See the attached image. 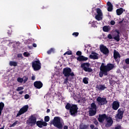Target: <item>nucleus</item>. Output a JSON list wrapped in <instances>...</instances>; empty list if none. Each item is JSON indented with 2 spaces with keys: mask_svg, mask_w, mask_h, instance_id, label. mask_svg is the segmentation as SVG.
Here are the masks:
<instances>
[{
  "mask_svg": "<svg viewBox=\"0 0 129 129\" xmlns=\"http://www.w3.org/2000/svg\"><path fill=\"white\" fill-rule=\"evenodd\" d=\"M5 107V103H4L3 102H1V113H2V111H3V110L4 109V108Z\"/></svg>",
  "mask_w": 129,
  "mask_h": 129,
  "instance_id": "nucleus-31",
  "label": "nucleus"
},
{
  "mask_svg": "<svg viewBox=\"0 0 129 129\" xmlns=\"http://www.w3.org/2000/svg\"><path fill=\"white\" fill-rule=\"evenodd\" d=\"M72 35H73V36H75V37H78V36L79 35V33H78V32H74Z\"/></svg>",
  "mask_w": 129,
  "mask_h": 129,
  "instance_id": "nucleus-42",
  "label": "nucleus"
},
{
  "mask_svg": "<svg viewBox=\"0 0 129 129\" xmlns=\"http://www.w3.org/2000/svg\"><path fill=\"white\" fill-rule=\"evenodd\" d=\"M10 66L17 67L18 66V62L15 61H10L9 62Z\"/></svg>",
  "mask_w": 129,
  "mask_h": 129,
  "instance_id": "nucleus-23",
  "label": "nucleus"
},
{
  "mask_svg": "<svg viewBox=\"0 0 129 129\" xmlns=\"http://www.w3.org/2000/svg\"><path fill=\"white\" fill-rule=\"evenodd\" d=\"M62 73L65 77H70L75 76L74 73L70 68H66L63 69Z\"/></svg>",
  "mask_w": 129,
  "mask_h": 129,
  "instance_id": "nucleus-4",
  "label": "nucleus"
},
{
  "mask_svg": "<svg viewBox=\"0 0 129 129\" xmlns=\"http://www.w3.org/2000/svg\"><path fill=\"white\" fill-rule=\"evenodd\" d=\"M115 117V118H118V119H122V117H123V115H121V114H118L117 113L116 114Z\"/></svg>",
  "mask_w": 129,
  "mask_h": 129,
  "instance_id": "nucleus-26",
  "label": "nucleus"
},
{
  "mask_svg": "<svg viewBox=\"0 0 129 129\" xmlns=\"http://www.w3.org/2000/svg\"><path fill=\"white\" fill-rule=\"evenodd\" d=\"M117 16H120L123 13V8L118 9L116 11Z\"/></svg>",
  "mask_w": 129,
  "mask_h": 129,
  "instance_id": "nucleus-22",
  "label": "nucleus"
},
{
  "mask_svg": "<svg viewBox=\"0 0 129 129\" xmlns=\"http://www.w3.org/2000/svg\"><path fill=\"white\" fill-rule=\"evenodd\" d=\"M115 32L117 33V35H119V30H115Z\"/></svg>",
  "mask_w": 129,
  "mask_h": 129,
  "instance_id": "nucleus-57",
  "label": "nucleus"
},
{
  "mask_svg": "<svg viewBox=\"0 0 129 129\" xmlns=\"http://www.w3.org/2000/svg\"><path fill=\"white\" fill-rule=\"evenodd\" d=\"M82 100L83 102H85V101H86V99L85 97H83L82 98Z\"/></svg>",
  "mask_w": 129,
  "mask_h": 129,
  "instance_id": "nucleus-52",
  "label": "nucleus"
},
{
  "mask_svg": "<svg viewBox=\"0 0 129 129\" xmlns=\"http://www.w3.org/2000/svg\"><path fill=\"white\" fill-rule=\"evenodd\" d=\"M63 129H68V126L67 125H64L63 126Z\"/></svg>",
  "mask_w": 129,
  "mask_h": 129,
  "instance_id": "nucleus-61",
  "label": "nucleus"
},
{
  "mask_svg": "<svg viewBox=\"0 0 129 129\" xmlns=\"http://www.w3.org/2000/svg\"><path fill=\"white\" fill-rule=\"evenodd\" d=\"M90 127L91 128V129H94V124H91L90 125Z\"/></svg>",
  "mask_w": 129,
  "mask_h": 129,
  "instance_id": "nucleus-53",
  "label": "nucleus"
},
{
  "mask_svg": "<svg viewBox=\"0 0 129 129\" xmlns=\"http://www.w3.org/2000/svg\"><path fill=\"white\" fill-rule=\"evenodd\" d=\"M23 55H24V57H30V53L25 52H24Z\"/></svg>",
  "mask_w": 129,
  "mask_h": 129,
  "instance_id": "nucleus-37",
  "label": "nucleus"
},
{
  "mask_svg": "<svg viewBox=\"0 0 129 129\" xmlns=\"http://www.w3.org/2000/svg\"><path fill=\"white\" fill-rule=\"evenodd\" d=\"M16 90L17 91H21V90H24V87H18Z\"/></svg>",
  "mask_w": 129,
  "mask_h": 129,
  "instance_id": "nucleus-39",
  "label": "nucleus"
},
{
  "mask_svg": "<svg viewBox=\"0 0 129 129\" xmlns=\"http://www.w3.org/2000/svg\"><path fill=\"white\" fill-rule=\"evenodd\" d=\"M28 48H29L30 50H31V49H32L33 47L32 46H30L29 45H28Z\"/></svg>",
  "mask_w": 129,
  "mask_h": 129,
  "instance_id": "nucleus-64",
  "label": "nucleus"
},
{
  "mask_svg": "<svg viewBox=\"0 0 129 129\" xmlns=\"http://www.w3.org/2000/svg\"><path fill=\"white\" fill-rule=\"evenodd\" d=\"M22 56H23V55L22 54V53H19L17 55V56L18 58H21V57H22Z\"/></svg>",
  "mask_w": 129,
  "mask_h": 129,
  "instance_id": "nucleus-54",
  "label": "nucleus"
},
{
  "mask_svg": "<svg viewBox=\"0 0 129 129\" xmlns=\"http://www.w3.org/2000/svg\"><path fill=\"white\" fill-rule=\"evenodd\" d=\"M58 95L59 97H60V96H61V95H62V94L61 93L59 92L58 93Z\"/></svg>",
  "mask_w": 129,
  "mask_h": 129,
  "instance_id": "nucleus-63",
  "label": "nucleus"
},
{
  "mask_svg": "<svg viewBox=\"0 0 129 129\" xmlns=\"http://www.w3.org/2000/svg\"><path fill=\"white\" fill-rule=\"evenodd\" d=\"M113 57L114 60L117 62V63H119V60L117 58H120V54L116 50H114L113 51Z\"/></svg>",
  "mask_w": 129,
  "mask_h": 129,
  "instance_id": "nucleus-13",
  "label": "nucleus"
},
{
  "mask_svg": "<svg viewBox=\"0 0 129 129\" xmlns=\"http://www.w3.org/2000/svg\"><path fill=\"white\" fill-rule=\"evenodd\" d=\"M33 85L36 89H41L43 87V83L42 82L38 81H35Z\"/></svg>",
  "mask_w": 129,
  "mask_h": 129,
  "instance_id": "nucleus-16",
  "label": "nucleus"
},
{
  "mask_svg": "<svg viewBox=\"0 0 129 129\" xmlns=\"http://www.w3.org/2000/svg\"><path fill=\"white\" fill-rule=\"evenodd\" d=\"M90 109H93L96 110L97 109V107L96 106V104L95 103H92L91 104V107H90Z\"/></svg>",
  "mask_w": 129,
  "mask_h": 129,
  "instance_id": "nucleus-24",
  "label": "nucleus"
},
{
  "mask_svg": "<svg viewBox=\"0 0 129 129\" xmlns=\"http://www.w3.org/2000/svg\"><path fill=\"white\" fill-rule=\"evenodd\" d=\"M29 124H30L31 126H33V125H35L37 122V117L31 115L30 117L29 118Z\"/></svg>",
  "mask_w": 129,
  "mask_h": 129,
  "instance_id": "nucleus-10",
  "label": "nucleus"
},
{
  "mask_svg": "<svg viewBox=\"0 0 129 129\" xmlns=\"http://www.w3.org/2000/svg\"><path fill=\"white\" fill-rule=\"evenodd\" d=\"M65 108L68 110H70L71 115H75V114H77V112H78V107L76 104H71L69 103H67Z\"/></svg>",
  "mask_w": 129,
  "mask_h": 129,
  "instance_id": "nucleus-2",
  "label": "nucleus"
},
{
  "mask_svg": "<svg viewBox=\"0 0 129 129\" xmlns=\"http://www.w3.org/2000/svg\"><path fill=\"white\" fill-rule=\"evenodd\" d=\"M113 39H114L116 41V42H119V41L120 40V36H119V35L117 34L115 36L113 37Z\"/></svg>",
  "mask_w": 129,
  "mask_h": 129,
  "instance_id": "nucleus-27",
  "label": "nucleus"
},
{
  "mask_svg": "<svg viewBox=\"0 0 129 129\" xmlns=\"http://www.w3.org/2000/svg\"><path fill=\"white\" fill-rule=\"evenodd\" d=\"M96 11H97V15H100L102 16V12H101V10L100 9V8H97Z\"/></svg>",
  "mask_w": 129,
  "mask_h": 129,
  "instance_id": "nucleus-33",
  "label": "nucleus"
},
{
  "mask_svg": "<svg viewBox=\"0 0 129 129\" xmlns=\"http://www.w3.org/2000/svg\"><path fill=\"white\" fill-rule=\"evenodd\" d=\"M68 82V77H67L66 79H64V84H67V83Z\"/></svg>",
  "mask_w": 129,
  "mask_h": 129,
  "instance_id": "nucleus-47",
  "label": "nucleus"
},
{
  "mask_svg": "<svg viewBox=\"0 0 129 129\" xmlns=\"http://www.w3.org/2000/svg\"><path fill=\"white\" fill-rule=\"evenodd\" d=\"M76 55L77 56H79L77 57V60L78 61H79V62H81V61H87V60H88V57H86L83 55H82V52L80 51H78L76 52Z\"/></svg>",
  "mask_w": 129,
  "mask_h": 129,
  "instance_id": "nucleus-7",
  "label": "nucleus"
},
{
  "mask_svg": "<svg viewBox=\"0 0 129 129\" xmlns=\"http://www.w3.org/2000/svg\"><path fill=\"white\" fill-rule=\"evenodd\" d=\"M63 55H72V51H69L65 52Z\"/></svg>",
  "mask_w": 129,
  "mask_h": 129,
  "instance_id": "nucleus-40",
  "label": "nucleus"
},
{
  "mask_svg": "<svg viewBox=\"0 0 129 129\" xmlns=\"http://www.w3.org/2000/svg\"><path fill=\"white\" fill-rule=\"evenodd\" d=\"M36 125L38 126V127H40V128H42L43 126H47L48 125V123L46 122L45 121H42L41 120H38L36 123Z\"/></svg>",
  "mask_w": 129,
  "mask_h": 129,
  "instance_id": "nucleus-15",
  "label": "nucleus"
},
{
  "mask_svg": "<svg viewBox=\"0 0 129 129\" xmlns=\"http://www.w3.org/2000/svg\"><path fill=\"white\" fill-rule=\"evenodd\" d=\"M35 79H36V78H35V76H33L31 77L32 80H35Z\"/></svg>",
  "mask_w": 129,
  "mask_h": 129,
  "instance_id": "nucleus-59",
  "label": "nucleus"
},
{
  "mask_svg": "<svg viewBox=\"0 0 129 129\" xmlns=\"http://www.w3.org/2000/svg\"><path fill=\"white\" fill-rule=\"evenodd\" d=\"M23 78H24V79L23 80L24 83H26V82H27V81H28V77L24 76V77H23Z\"/></svg>",
  "mask_w": 129,
  "mask_h": 129,
  "instance_id": "nucleus-45",
  "label": "nucleus"
},
{
  "mask_svg": "<svg viewBox=\"0 0 129 129\" xmlns=\"http://www.w3.org/2000/svg\"><path fill=\"white\" fill-rule=\"evenodd\" d=\"M19 94H23L24 93V91H21L20 92H19Z\"/></svg>",
  "mask_w": 129,
  "mask_h": 129,
  "instance_id": "nucleus-62",
  "label": "nucleus"
},
{
  "mask_svg": "<svg viewBox=\"0 0 129 129\" xmlns=\"http://www.w3.org/2000/svg\"><path fill=\"white\" fill-rule=\"evenodd\" d=\"M103 31L104 32H109L110 31V28H109V26H105L103 27Z\"/></svg>",
  "mask_w": 129,
  "mask_h": 129,
  "instance_id": "nucleus-25",
  "label": "nucleus"
},
{
  "mask_svg": "<svg viewBox=\"0 0 129 129\" xmlns=\"http://www.w3.org/2000/svg\"><path fill=\"white\" fill-rule=\"evenodd\" d=\"M7 34L8 36H11L12 35V31L8 30Z\"/></svg>",
  "mask_w": 129,
  "mask_h": 129,
  "instance_id": "nucleus-51",
  "label": "nucleus"
},
{
  "mask_svg": "<svg viewBox=\"0 0 129 129\" xmlns=\"http://www.w3.org/2000/svg\"><path fill=\"white\" fill-rule=\"evenodd\" d=\"M110 25H111L112 26H114V25H115V21L112 20L110 21Z\"/></svg>",
  "mask_w": 129,
  "mask_h": 129,
  "instance_id": "nucleus-49",
  "label": "nucleus"
},
{
  "mask_svg": "<svg viewBox=\"0 0 129 129\" xmlns=\"http://www.w3.org/2000/svg\"><path fill=\"white\" fill-rule=\"evenodd\" d=\"M51 111V110H50V109H47L46 112L47 113H49V112H50Z\"/></svg>",
  "mask_w": 129,
  "mask_h": 129,
  "instance_id": "nucleus-60",
  "label": "nucleus"
},
{
  "mask_svg": "<svg viewBox=\"0 0 129 129\" xmlns=\"http://www.w3.org/2000/svg\"><path fill=\"white\" fill-rule=\"evenodd\" d=\"M80 129H87V125H83V126L80 128Z\"/></svg>",
  "mask_w": 129,
  "mask_h": 129,
  "instance_id": "nucleus-43",
  "label": "nucleus"
},
{
  "mask_svg": "<svg viewBox=\"0 0 129 129\" xmlns=\"http://www.w3.org/2000/svg\"><path fill=\"white\" fill-rule=\"evenodd\" d=\"M101 16H102V15L97 14L95 16V19L97 21H101V20H102V17H101Z\"/></svg>",
  "mask_w": 129,
  "mask_h": 129,
  "instance_id": "nucleus-29",
  "label": "nucleus"
},
{
  "mask_svg": "<svg viewBox=\"0 0 129 129\" xmlns=\"http://www.w3.org/2000/svg\"><path fill=\"white\" fill-rule=\"evenodd\" d=\"M17 81L19 82V83H23V82H24V78L19 77L17 78Z\"/></svg>",
  "mask_w": 129,
  "mask_h": 129,
  "instance_id": "nucleus-34",
  "label": "nucleus"
},
{
  "mask_svg": "<svg viewBox=\"0 0 129 129\" xmlns=\"http://www.w3.org/2000/svg\"><path fill=\"white\" fill-rule=\"evenodd\" d=\"M32 67L35 71H37L41 69V62L39 60H35L32 62Z\"/></svg>",
  "mask_w": 129,
  "mask_h": 129,
  "instance_id": "nucleus-6",
  "label": "nucleus"
},
{
  "mask_svg": "<svg viewBox=\"0 0 129 129\" xmlns=\"http://www.w3.org/2000/svg\"><path fill=\"white\" fill-rule=\"evenodd\" d=\"M83 82L85 84H88V80H87V78H86V77L84 78V79L83 80Z\"/></svg>",
  "mask_w": 129,
  "mask_h": 129,
  "instance_id": "nucleus-36",
  "label": "nucleus"
},
{
  "mask_svg": "<svg viewBox=\"0 0 129 129\" xmlns=\"http://www.w3.org/2000/svg\"><path fill=\"white\" fill-rule=\"evenodd\" d=\"M30 98V95H29V94H26L25 96H24V98L25 99H29V98Z\"/></svg>",
  "mask_w": 129,
  "mask_h": 129,
  "instance_id": "nucleus-48",
  "label": "nucleus"
},
{
  "mask_svg": "<svg viewBox=\"0 0 129 129\" xmlns=\"http://www.w3.org/2000/svg\"><path fill=\"white\" fill-rule=\"evenodd\" d=\"M81 68L83 70L85 71V72H88L90 73L93 71L92 69L90 68V63L88 62L83 63L81 64Z\"/></svg>",
  "mask_w": 129,
  "mask_h": 129,
  "instance_id": "nucleus-5",
  "label": "nucleus"
},
{
  "mask_svg": "<svg viewBox=\"0 0 129 129\" xmlns=\"http://www.w3.org/2000/svg\"><path fill=\"white\" fill-rule=\"evenodd\" d=\"M89 58L90 59H93V60H97L98 59V54H90L89 55Z\"/></svg>",
  "mask_w": 129,
  "mask_h": 129,
  "instance_id": "nucleus-21",
  "label": "nucleus"
},
{
  "mask_svg": "<svg viewBox=\"0 0 129 129\" xmlns=\"http://www.w3.org/2000/svg\"><path fill=\"white\" fill-rule=\"evenodd\" d=\"M106 120H107V123L105 124V126L106 127H110L113 123V120H112V118L110 116H108L107 119H106Z\"/></svg>",
  "mask_w": 129,
  "mask_h": 129,
  "instance_id": "nucleus-12",
  "label": "nucleus"
},
{
  "mask_svg": "<svg viewBox=\"0 0 129 129\" xmlns=\"http://www.w3.org/2000/svg\"><path fill=\"white\" fill-rule=\"evenodd\" d=\"M114 68V64L113 63H108L105 66L104 63H102L100 67V72H99V77H103L104 76H107L108 75V72H109L111 70H112Z\"/></svg>",
  "mask_w": 129,
  "mask_h": 129,
  "instance_id": "nucleus-1",
  "label": "nucleus"
},
{
  "mask_svg": "<svg viewBox=\"0 0 129 129\" xmlns=\"http://www.w3.org/2000/svg\"><path fill=\"white\" fill-rule=\"evenodd\" d=\"M52 52H54V49L50 48L49 50L47 51V53L48 55H50Z\"/></svg>",
  "mask_w": 129,
  "mask_h": 129,
  "instance_id": "nucleus-38",
  "label": "nucleus"
},
{
  "mask_svg": "<svg viewBox=\"0 0 129 129\" xmlns=\"http://www.w3.org/2000/svg\"><path fill=\"white\" fill-rule=\"evenodd\" d=\"M33 47H34V48H37V44L33 43Z\"/></svg>",
  "mask_w": 129,
  "mask_h": 129,
  "instance_id": "nucleus-56",
  "label": "nucleus"
},
{
  "mask_svg": "<svg viewBox=\"0 0 129 129\" xmlns=\"http://www.w3.org/2000/svg\"><path fill=\"white\" fill-rule=\"evenodd\" d=\"M107 5L108 6V12H112V10H113V5H112L111 3H110V2H108L107 3Z\"/></svg>",
  "mask_w": 129,
  "mask_h": 129,
  "instance_id": "nucleus-19",
  "label": "nucleus"
},
{
  "mask_svg": "<svg viewBox=\"0 0 129 129\" xmlns=\"http://www.w3.org/2000/svg\"><path fill=\"white\" fill-rule=\"evenodd\" d=\"M119 108V102L117 101H114L112 104V108L114 110H117Z\"/></svg>",
  "mask_w": 129,
  "mask_h": 129,
  "instance_id": "nucleus-17",
  "label": "nucleus"
},
{
  "mask_svg": "<svg viewBox=\"0 0 129 129\" xmlns=\"http://www.w3.org/2000/svg\"><path fill=\"white\" fill-rule=\"evenodd\" d=\"M117 111V113L119 114H121L122 115H123V113H124V110H123V109L122 108H119Z\"/></svg>",
  "mask_w": 129,
  "mask_h": 129,
  "instance_id": "nucleus-28",
  "label": "nucleus"
},
{
  "mask_svg": "<svg viewBox=\"0 0 129 129\" xmlns=\"http://www.w3.org/2000/svg\"><path fill=\"white\" fill-rule=\"evenodd\" d=\"M108 116H107L106 114H99V117L98 118V120L99 122H103L104 120L107 119Z\"/></svg>",
  "mask_w": 129,
  "mask_h": 129,
  "instance_id": "nucleus-14",
  "label": "nucleus"
},
{
  "mask_svg": "<svg viewBox=\"0 0 129 129\" xmlns=\"http://www.w3.org/2000/svg\"><path fill=\"white\" fill-rule=\"evenodd\" d=\"M28 109H29V105H26L24 106L22 108H21L19 111L18 113L16 115V117L20 116V115H22V114H24L25 112H27L28 111Z\"/></svg>",
  "mask_w": 129,
  "mask_h": 129,
  "instance_id": "nucleus-8",
  "label": "nucleus"
},
{
  "mask_svg": "<svg viewBox=\"0 0 129 129\" xmlns=\"http://www.w3.org/2000/svg\"><path fill=\"white\" fill-rule=\"evenodd\" d=\"M128 67H127V66H123V69H124V70H125V69H126V68H128Z\"/></svg>",
  "mask_w": 129,
  "mask_h": 129,
  "instance_id": "nucleus-58",
  "label": "nucleus"
},
{
  "mask_svg": "<svg viewBox=\"0 0 129 129\" xmlns=\"http://www.w3.org/2000/svg\"><path fill=\"white\" fill-rule=\"evenodd\" d=\"M125 63L127 64V65H129V58H126L125 59Z\"/></svg>",
  "mask_w": 129,
  "mask_h": 129,
  "instance_id": "nucleus-50",
  "label": "nucleus"
},
{
  "mask_svg": "<svg viewBox=\"0 0 129 129\" xmlns=\"http://www.w3.org/2000/svg\"><path fill=\"white\" fill-rule=\"evenodd\" d=\"M91 54H92V55H96V54H98V53L95 52V51H92L91 52Z\"/></svg>",
  "mask_w": 129,
  "mask_h": 129,
  "instance_id": "nucleus-55",
  "label": "nucleus"
},
{
  "mask_svg": "<svg viewBox=\"0 0 129 129\" xmlns=\"http://www.w3.org/2000/svg\"><path fill=\"white\" fill-rule=\"evenodd\" d=\"M96 88L97 89V90H99L100 91H103V90H105V89H106L107 87L105 86V85H97Z\"/></svg>",
  "mask_w": 129,
  "mask_h": 129,
  "instance_id": "nucleus-18",
  "label": "nucleus"
},
{
  "mask_svg": "<svg viewBox=\"0 0 129 129\" xmlns=\"http://www.w3.org/2000/svg\"><path fill=\"white\" fill-rule=\"evenodd\" d=\"M2 44H9V43H10V41H9V40H4V39H2Z\"/></svg>",
  "mask_w": 129,
  "mask_h": 129,
  "instance_id": "nucleus-35",
  "label": "nucleus"
},
{
  "mask_svg": "<svg viewBox=\"0 0 129 129\" xmlns=\"http://www.w3.org/2000/svg\"><path fill=\"white\" fill-rule=\"evenodd\" d=\"M93 123H94L95 125H98L99 124L98 121H97V120L96 118L94 120Z\"/></svg>",
  "mask_w": 129,
  "mask_h": 129,
  "instance_id": "nucleus-41",
  "label": "nucleus"
},
{
  "mask_svg": "<svg viewBox=\"0 0 129 129\" xmlns=\"http://www.w3.org/2000/svg\"><path fill=\"white\" fill-rule=\"evenodd\" d=\"M44 121L45 122H48L50 121V117L49 116H45L44 117Z\"/></svg>",
  "mask_w": 129,
  "mask_h": 129,
  "instance_id": "nucleus-30",
  "label": "nucleus"
},
{
  "mask_svg": "<svg viewBox=\"0 0 129 129\" xmlns=\"http://www.w3.org/2000/svg\"><path fill=\"white\" fill-rule=\"evenodd\" d=\"M18 121H16L13 124H10V127H15V126H16V125H17V124L18 123Z\"/></svg>",
  "mask_w": 129,
  "mask_h": 129,
  "instance_id": "nucleus-32",
  "label": "nucleus"
},
{
  "mask_svg": "<svg viewBox=\"0 0 129 129\" xmlns=\"http://www.w3.org/2000/svg\"><path fill=\"white\" fill-rule=\"evenodd\" d=\"M107 38L108 39H109V40H111V39H112V35H111L110 34H109L108 35H107Z\"/></svg>",
  "mask_w": 129,
  "mask_h": 129,
  "instance_id": "nucleus-46",
  "label": "nucleus"
},
{
  "mask_svg": "<svg viewBox=\"0 0 129 129\" xmlns=\"http://www.w3.org/2000/svg\"><path fill=\"white\" fill-rule=\"evenodd\" d=\"M96 22L93 21L92 24V27H93V28H95V27H96V25H95Z\"/></svg>",
  "mask_w": 129,
  "mask_h": 129,
  "instance_id": "nucleus-44",
  "label": "nucleus"
},
{
  "mask_svg": "<svg viewBox=\"0 0 129 129\" xmlns=\"http://www.w3.org/2000/svg\"><path fill=\"white\" fill-rule=\"evenodd\" d=\"M100 50L101 53H103L104 55H108L109 53V50L106 46L101 45L100 46Z\"/></svg>",
  "mask_w": 129,
  "mask_h": 129,
  "instance_id": "nucleus-9",
  "label": "nucleus"
},
{
  "mask_svg": "<svg viewBox=\"0 0 129 129\" xmlns=\"http://www.w3.org/2000/svg\"><path fill=\"white\" fill-rule=\"evenodd\" d=\"M96 101H98L99 103H101L102 105L107 104V100H106V98L98 97Z\"/></svg>",
  "mask_w": 129,
  "mask_h": 129,
  "instance_id": "nucleus-11",
  "label": "nucleus"
},
{
  "mask_svg": "<svg viewBox=\"0 0 129 129\" xmlns=\"http://www.w3.org/2000/svg\"><path fill=\"white\" fill-rule=\"evenodd\" d=\"M96 114V110L90 109L89 110V116H94Z\"/></svg>",
  "mask_w": 129,
  "mask_h": 129,
  "instance_id": "nucleus-20",
  "label": "nucleus"
},
{
  "mask_svg": "<svg viewBox=\"0 0 129 129\" xmlns=\"http://www.w3.org/2000/svg\"><path fill=\"white\" fill-rule=\"evenodd\" d=\"M50 124H53L54 126L57 127V128L62 129L63 128L60 117H54L53 120H50Z\"/></svg>",
  "mask_w": 129,
  "mask_h": 129,
  "instance_id": "nucleus-3",
  "label": "nucleus"
}]
</instances>
